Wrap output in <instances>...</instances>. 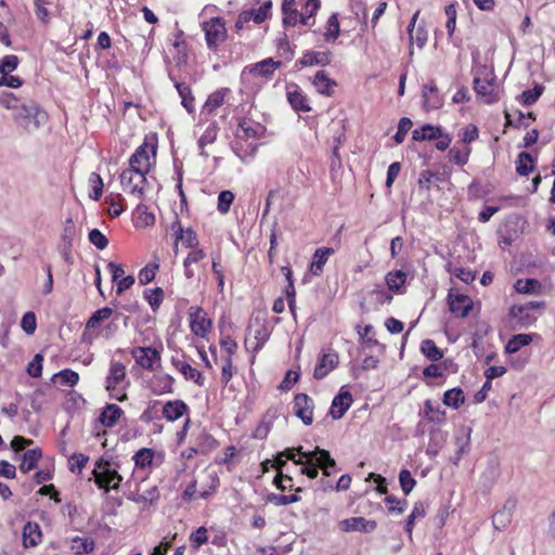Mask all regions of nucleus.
<instances>
[{
    "label": "nucleus",
    "mask_w": 555,
    "mask_h": 555,
    "mask_svg": "<svg viewBox=\"0 0 555 555\" xmlns=\"http://www.w3.org/2000/svg\"><path fill=\"white\" fill-rule=\"evenodd\" d=\"M298 461L296 465H301V474L314 479L319 475V468L322 469L325 476L331 475V469L336 467V462L332 459L328 451L317 447L313 451L305 452L302 447L298 448Z\"/></svg>",
    "instance_id": "nucleus-1"
},
{
    "label": "nucleus",
    "mask_w": 555,
    "mask_h": 555,
    "mask_svg": "<svg viewBox=\"0 0 555 555\" xmlns=\"http://www.w3.org/2000/svg\"><path fill=\"white\" fill-rule=\"evenodd\" d=\"M14 121L25 131L31 133L43 126L48 120V114L35 102L22 104L13 115Z\"/></svg>",
    "instance_id": "nucleus-2"
},
{
    "label": "nucleus",
    "mask_w": 555,
    "mask_h": 555,
    "mask_svg": "<svg viewBox=\"0 0 555 555\" xmlns=\"http://www.w3.org/2000/svg\"><path fill=\"white\" fill-rule=\"evenodd\" d=\"M545 301H528L521 305H514L509 308V317L519 328H528L538 319L535 310L543 311Z\"/></svg>",
    "instance_id": "nucleus-3"
},
{
    "label": "nucleus",
    "mask_w": 555,
    "mask_h": 555,
    "mask_svg": "<svg viewBox=\"0 0 555 555\" xmlns=\"http://www.w3.org/2000/svg\"><path fill=\"white\" fill-rule=\"evenodd\" d=\"M93 475L95 478V483L99 486V488L104 489L106 492L109 489H118L120 482L122 481V477L114 464L104 460L96 462L93 469Z\"/></svg>",
    "instance_id": "nucleus-4"
},
{
    "label": "nucleus",
    "mask_w": 555,
    "mask_h": 555,
    "mask_svg": "<svg viewBox=\"0 0 555 555\" xmlns=\"http://www.w3.org/2000/svg\"><path fill=\"white\" fill-rule=\"evenodd\" d=\"M126 380V366L117 361H112L108 375L105 380V388L109 392L111 398L124 401L127 399L122 383Z\"/></svg>",
    "instance_id": "nucleus-5"
},
{
    "label": "nucleus",
    "mask_w": 555,
    "mask_h": 555,
    "mask_svg": "<svg viewBox=\"0 0 555 555\" xmlns=\"http://www.w3.org/2000/svg\"><path fill=\"white\" fill-rule=\"evenodd\" d=\"M474 90L486 104H493L499 101V86L492 72H486L483 77L476 76L474 78Z\"/></svg>",
    "instance_id": "nucleus-6"
},
{
    "label": "nucleus",
    "mask_w": 555,
    "mask_h": 555,
    "mask_svg": "<svg viewBox=\"0 0 555 555\" xmlns=\"http://www.w3.org/2000/svg\"><path fill=\"white\" fill-rule=\"evenodd\" d=\"M203 30L209 49L217 48L227 37L224 22L220 17H212L204 22Z\"/></svg>",
    "instance_id": "nucleus-7"
},
{
    "label": "nucleus",
    "mask_w": 555,
    "mask_h": 555,
    "mask_svg": "<svg viewBox=\"0 0 555 555\" xmlns=\"http://www.w3.org/2000/svg\"><path fill=\"white\" fill-rule=\"evenodd\" d=\"M146 175L135 171L134 169H125L120 173V184L125 192H129L137 198L143 196V184L146 182Z\"/></svg>",
    "instance_id": "nucleus-8"
},
{
    "label": "nucleus",
    "mask_w": 555,
    "mask_h": 555,
    "mask_svg": "<svg viewBox=\"0 0 555 555\" xmlns=\"http://www.w3.org/2000/svg\"><path fill=\"white\" fill-rule=\"evenodd\" d=\"M131 356L144 370L154 371L160 363V352L153 347H134Z\"/></svg>",
    "instance_id": "nucleus-9"
},
{
    "label": "nucleus",
    "mask_w": 555,
    "mask_h": 555,
    "mask_svg": "<svg viewBox=\"0 0 555 555\" xmlns=\"http://www.w3.org/2000/svg\"><path fill=\"white\" fill-rule=\"evenodd\" d=\"M448 305L450 311L456 318H466L473 309V300L469 296L459 293L451 288L448 294Z\"/></svg>",
    "instance_id": "nucleus-10"
},
{
    "label": "nucleus",
    "mask_w": 555,
    "mask_h": 555,
    "mask_svg": "<svg viewBox=\"0 0 555 555\" xmlns=\"http://www.w3.org/2000/svg\"><path fill=\"white\" fill-rule=\"evenodd\" d=\"M150 152L155 155L156 150L153 145H149L146 142L141 144L129 159V169L146 175L151 167Z\"/></svg>",
    "instance_id": "nucleus-11"
},
{
    "label": "nucleus",
    "mask_w": 555,
    "mask_h": 555,
    "mask_svg": "<svg viewBox=\"0 0 555 555\" xmlns=\"http://www.w3.org/2000/svg\"><path fill=\"white\" fill-rule=\"evenodd\" d=\"M313 400L306 393H298L294 398V414L302 421L305 425H311L313 422Z\"/></svg>",
    "instance_id": "nucleus-12"
},
{
    "label": "nucleus",
    "mask_w": 555,
    "mask_h": 555,
    "mask_svg": "<svg viewBox=\"0 0 555 555\" xmlns=\"http://www.w3.org/2000/svg\"><path fill=\"white\" fill-rule=\"evenodd\" d=\"M169 79L173 82L175 88L181 98L182 106L189 112H194V96L188 83L181 80V75L176 73L175 68L168 70Z\"/></svg>",
    "instance_id": "nucleus-13"
},
{
    "label": "nucleus",
    "mask_w": 555,
    "mask_h": 555,
    "mask_svg": "<svg viewBox=\"0 0 555 555\" xmlns=\"http://www.w3.org/2000/svg\"><path fill=\"white\" fill-rule=\"evenodd\" d=\"M516 506L517 499L508 498L502 508L493 515L492 524L496 530H504L511 525Z\"/></svg>",
    "instance_id": "nucleus-14"
},
{
    "label": "nucleus",
    "mask_w": 555,
    "mask_h": 555,
    "mask_svg": "<svg viewBox=\"0 0 555 555\" xmlns=\"http://www.w3.org/2000/svg\"><path fill=\"white\" fill-rule=\"evenodd\" d=\"M172 366L179 371L186 380H193L198 386H203L205 382V377L203 374L194 369L186 360L185 356L181 357H172L171 358Z\"/></svg>",
    "instance_id": "nucleus-15"
},
{
    "label": "nucleus",
    "mask_w": 555,
    "mask_h": 555,
    "mask_svg": "<svg viewBox=\"0 0 555 555\" xmlns=\"http://www.w3.org/2000/svg\"><path fill=\"white\" fill-rule=\"evenodd\" d=\"M376 527L377 524L375 520L366 519L364 517H351L339 522V528L344 532L359 531L369 533L374 531Z\"/></svg>",
    "instance_id": "nucleus-16"
},
{
    "label": "nucleus",
    "mask_w": 555,
    "mask_h": 555,
    "mask_svg": "<svg viewBox=\"0 0 555 555\" xmlns=\"http://www.w3.org/2000/svg\"><path fill=\"white\" fill-rule=\"evenodd\" d=\"M286 98L289 102L291 106L298 112H310L311 107L309 105L308 99L304 91L300 89L298 85H288L286 87Z\"/></svg>",
    "instance_id": "nucleus-17"
},
{
    "label": "nucleus",
    "mask_w": 555,
    "mask_h": 555,
    "mask_svg": "<svg viewBox=\"0 0 555 555\" xmlns=\"http://www.w3.org/2000/svg\"><path fill=\"white\" fill-rule=\"evenodd\" d=\"M352 403V396L349 391L340 390L337 396L334 397L330 410V415L334 420H339L344 416L347 410Z\"/></svg>",
    "instance_id": "nucleus-18"
},
{
    "label": "nucleus",
    "mask_w": 555,
    "mask_h": 555,
    "mask_svg": "<svg viewBox=\"0 0 555 555\" xmlns=\"http://www.w3.org/2000/svg\"><path fill=\"white\" fill-rule=\"evenodd\" d=\"M334 254H335V249L332 247L318 248L314 251V254L312 256V261L310 263L309 270H310L311 274L314 276L321 275L325 263L327 262L330 257Z\"/></svg>",
    "instance_id": "nucleus-19"
},
{
    "label": "nucleus",
    "mask_w": 555,
    "mask_h": 555,
    "mask_svg": "<svg viewBox=\"0 0 555 555\" xmlns=\"http://www.w3.org/2000/svg\"><path fill=\"white\" fill-rule=\"evenodd\" d=\"M191 331L194 335L205 337L210 330V320L206 318V313L202 309H196L191 314Z\"/></svg>",
    "instance_id": "nucleus-20"
},
{
    "label": "nucleus",
    "mask_w": 555,
    "mask_h": 555,
    "mask_svg": "<svg viewBox=\"0 0 555 555\" xmlns=\"http://www.w3.org/2000/svg\"><path fill=\"white\" fill-rule=\"evenodd\" d=\"M188 410V405L182 400H172L163 405L162 414L168 422H175L182 417Z\"/></svg>",
    "instance_id": "nucleus-21"
},
{
    "label": "nucleus",
    "mask_w": 555,
    "mask_h": 555,
    "mask_svg": "<svg viewBox=\"0 0 555 555\" xmlns=\"http://www.w3.org/2000/svg\"><path fill=\"white\" fill-rule=\"evenodd\" d=\"M424 107L426 109H437L442 106V98L434 81L426 83L423 88Z\"/></svg>",
    "instance_id": "nucleus-22"
},
{
    "label": "nucleus",
    "mask_w": 555,
    "mask_h": 555,
    "mask_svg": "<svg viewBox=\"0 0 555 555\" xmlns=\"http://www.w3.org/2000/svg\"><path fill=\"white\" fill-rule=\"evenodd\" d=\"M258 4V8L245 10V22L254 21L256 24H260L271 15V0H263Z\"/></svg>",
    "instance_id": "nucleus-23"
},
{
    "label": "nucleus",
    "mask_w": 555,
    "mask_h": 555,
    "mask_svg": "<svg viewBox=\"0 0 555 555\" xmlns=\"http://www.w3.org/2000/svg\"><path fill=\"white\" fill-rule=\"evenodd\" d=\"M175 379L169 374L155 375L150 384L151 390L155 395H165L173 392Z\"/></svg>",
    "instance_id": "nucleus-24"
},
{
    "label": "nucleus",
    "mask_w": 555,
    "mask_h": 555,
    "mask_svg": "<svg viewBox=\"0 0 555 555\" xmlns=\"http://www.w3.org/2000/svg\"><path fill=\"white\" fill-rule=\"evenodd\" d=\"M312 83L320 94L327 96L333 94L334 88L337 85L335 80L328 77L325 70L317 72Z\"/></svg>",
    "instance_id": "nucleus-25"
},
{
    "label": "nucleus",
    "mask_w": 555,
    "mask_h": 555,
    "mask_svg": "<svg viewBox=\"0 0 555 555\" xmlns=\"http://www.w3.org/2000/svg\"><path fill=\"white\" fill-rule=\"evenodd\" d=\"M338 357L336 353H325L317 364L313 376L317 379L324 378L337 365Z\"/></svg>",
    "instance_id": "nucleus-26"
},
{
    "label": "nucleus",
    "mask_w": 555,
    "mask_h": 555,
    "mask_svg": "<svg viewBox=\"0 0 555 555\" xmlns=\"http://www.w3.org/2000/svg\"><path fill=\"white\" fill-rule=\"evenodd\" d=\"M42 539L40 526L36 522H27L23 528V544L25 547L37 546Z\"/></svg>",
    "instance_id": "nucleus-27"
},
{
    "label": "nucleus",
    "mask_w": 555,
    "mask_h": 555,
    "mask_svg": "<svg viewBox=\"0 0 555 555\" xmlns=\"http://www.w3.org/2000/svg\"><path fill=\"white\" fill-rule=\"evenodd\" d=\"M302 66H325L331 63V53L324 51H308L299 60Z\"/></svg>",
    "instance_id": "nucleus-28"
},
{
    "label": "nucleus",
    "mask_w": 555,
    "mask_h": 555,
    "mask_svg": "<svg viewBox=\"0 0 555 555\" xmlns=\"http://www.w3.org/2000/svg\"><path fill=\"white\" fill-rule=\"evenodd\" d=\"M514 289L518 294L540 295L543 286L541 282L535 279H518L514 284Z\"/></svg>",
    "instance_id": "nucleus-29"
},
{
    "label": "nucleus",
    "mask_w": 555,
    "mask_h": 555,
    "mask_svg": "<svg viewBox=\"0 0 555 555\" xmlns=\"http://www.w3.org/2000/svg\"><path fill=\"white\" fill-rule=\"evenodd\" d=\"M122 410L117 404H107L99 416V422L105 427H113L122 415Z\"/></svg>",
    "instance_id": "nucleus-30"
},
{
    "label": "nucleus",
    "mask_w": 555,
    "mask_h": 555,
    "mask_svg": "<svg viewBox=\"0 0 555 555\" xmlns=\"http://www.w3.org/2000/svg\"><path fill=\"white\" fill-rule=\"evenodd\" d=\"M420 415L428 422L440 424L444 421V412L441 411L438 403H434L431 400L424 402V409L420 412Z\"/></svg>",
    "instance_id": "nucleus-31"
},
{
    "label": "nucleus",
    "mask_w": 555,
    "mask_h": 555,
    "mask_svg": "<svg viewBox=\"0 0 555 555\" xmlns=\"http://www.w3.org/2000/svg\"><path fill=\"white\" fill-rule=\"evenodd\" d=\"M282 14H283V25L285 27L295 26L298 22H300V15L297 9L295 8V0H284L282 3Z\"/></svg>",
    "instance_id": "nucleus-32"
},
{
    "label": "nucleus",
    "mask_w": 555,
    "mask_h": 555,
    "mask_svg": "<svg viewBox=\"0 0 555 555\" xmlns=\"http://www.w3.org/2000/svg\"><path fill=\"white\" fill-rule=\"evenodd\" d=\"M229 92V89L222 88L209 94L206 102L203 105L202 113H214L218 107H220L223 104L225 95Z\"/></svg>",
    "instance_id": "nucleus-33"
},
{
    "label": "nucleus",
    "mask_w": 555,
    "mask_h": 555,
    "mask_svg": "<svg viewBox=\"0 0 555 555\" xmlns=\"http://www.w3.org/2000/svg\"><path fill=\"white\" fill-rule=\"evenodd\" d=\"M385 282L389 291L401 294L406 282V273L402 270H393L386 274Z\"/></svg>",
    "instance_id": "nucleus-34"
},
{
    "label": "nucleus",
    "mask_w": 555,
    "mask_h": 555,
    "mask_svg": "<svg viewBox=\"0 0 555 555\" xmlns=\"http://www.w3.org/2000/svg\"><path fill=\"white\" fill-rule=\"evenodd\" d=\"M218 134V127L215 122L210 124L204 133L198 139L199 155L204 158L208 157V153L205 151V146L216 141Z\"/></svg>",
    "instance_id": "nucleus-35"
},
{
    "label": "nucleus",
    "mask_w": 555,
    "mask_h": 555,
    "mask_svg": "<svg viewBox=\"0 0 555 555\" xmlns=\"http://www.w3.org/2000/svg\"><path fill=\"white\" fill-rule=\"evenodd\" d=\"M412 137L415 141L435 140L442 137V131L439 127L425 125L422 128L413 130Z\"/></svg>",
    "instance_id": "nucleus-36"
},
{
    "label": "nucleus",
    "mask_w": 555,
    "mask_h": 555,
    "mask_svg": "<svg viewBox=\"0 0 555 555\" xmlns=\"http://www.w3.org/2000/svg\"><path fill=\"white\" fill-rule=\"evenodd\" d=\"M426 515L425 504L421 501L416 502L413 506L411 514L409 515L405 524V531L409 537H412V531L416 520L423 519Z\"/></svg>",
    "instance_id": "nucleus-37"
},
{
    "label": "nucleus",
    "mask_w": 555,
    "mask_h": 555,
    "mask_svg": "<svg viewBox=\"0 0 555 555\" xmlns=\"http://www.w3.org/2000/svg\"><path fill=\"white\" fill-rule=\"evenodd\" d=\"M280 62H274L272 59H266L257 64H255L250 68V74L255 76L269 77L275 70V68L280 65Z\"/></svg>",
    "instance_id": "nucleus-38"
},
{
    "label": "nucleus",
    "mask_w": 555,
    "mask_h": 555,
    "mask_svg": "<svg viewBox=\"0 0 555 555\" xmlns=\"http://www.w3.org/2000/svg\"><path fill=\"white\" fill-rule=\"evenodd\" d=\"M52 380L62 386L74 387L79 382V374L70 369H65L55 373Z\"/></svg>",
    "instance_id": "nucleus-39"
},
{
    "label": "nucleus",
    "mask_w": 555,
    "mask_h": 555,
    "mask_svg": "<svg viewBox=\"0 0 555 555\" xmlns=\"http://www.w3.org/2000/svg\"><path fill=\"white\" fill-rule=\"evenodd\" d=\"M42 453L40 449L27 450L23 455V461L20 465V469L24 473H28L35 468L38 461L41 459Z\"/></svg>",
    "instance_id": "nucleus-40"
},
{
    "label": "nucleus",
    "mask_w": 555,
    "mask_h": 555,
    "mask_svg": "<svg viewBox=\"0 0 555 555\" xmlns=\"http://www.w3.org/2000/svg\"><path fill=\"white\" fill-rule=\"evenodd\" d=\"M532 338L529 334H517L514 335L505 345L506 353H516L520 350V348L528 346L531 343Z\"/></svg>",
    "instance_id": "nucleus-41"
},
{
    "label": "nucleus",
    "mask_w": 555,
    "mask_h": 555,
    "mask_svg": "<svg viewBox=\"0 0 555 555\" xmlns=\"http://www.w3.org/2000/svg\"><path fill=\"white\" fill-rule=\"evenodd\" d=\"M470 152L472 149L467 145H464L463 147H457L454 145L449 151V160L459 166H464L468 162Z\"/></svg>",
    "instance_id": "nucleus-42"
},
{
    "label": "nucleus",
    "mask_w": 555,
    "mask_h": 555,
    "mask_svg": "<svg viewBox=\"0 0 555 555\" xmlns=\"http://www.w3.org/2000/svg\"><path fill=\"white\" fill-rule=\"evenodd\" d=\"M421 351L430 361H438L443 357V351L431 339L422 341Z\"/></svg>",
    "instance_id": "nucleus-43"
},
{
    "label": "nucleus",
    "mask_w": 555,
    "mask_h": 555,
    "mask_svg": "<svg viewBox=\"0 0 555 555\" xmlns=\"http://www.w3.org/2000/svg\"><path fill=\"white\" fill-rule=\"evenodd\" d=\"M72 550L77 555L90 553L94 550V541L90 538L76 537L72 541Z\"/></svg>",
    "instance_id": "nucleus-44"
},
{
    "label": "nucleus",
    "mask_w": 555,
    "mask_h": 555,
    "mask_svg": "<svg viewBox=\"0 0 555 555\" xmlns=\"http://www.w3.org/2000/svg\"><path fill=\"white\" fill-rule=\"evenodd\" d=\"M464 393L461 388H452L446 391L443 396V403L448 406H452L453 409H457L464 403Z\"/></svg>",
    "instance_id": "nucleus-45"
},
{
    "label": "nucleus",
    "mask_w": 555,
    "mask_h": 555,
    "mask_svg": "<svg viewBox=\"0 0 555 555\" xmlns=\"http://www.w3.org/2000/svg\"><path fill=\"white\" fill-rule=\"evenodd\" d=\"M533 170V158L527 152L518 155L516 171L519 176H528Z\"/></svg>",
    "instance_id": "nucleus-46"
},
{
    "label": "nucleus",
    "mask_w": 555,
    "mask_h": 555,
    "mask_svg": "<svg viewBox=\"0 0 555 555\" xmlns=\"http://www.w3.org/2000/svg\"><path fill=\"white\" fill-rule=\"evenodd\" d=\"M205 257V253L203 249H194L189 253L186 258L184 259L183 266H184V274L188 279H191L194 276V271L191 269V266L193 263H197L199 260H202Z\"/></svg>",
    "instance_id": "nucleus-47"
},
{
    "label": "nucleus",
    "mask_w": 555,
    "mask_h": 555,
    "mask_svg": "<svg viewBox=\"0 0 555 555\" xmlns=\"http://www.w3.org/2000/svg\"><path fill=\"white\" fill-rule=\"evenodd\" d=\"M154 459V451L149 448H142L133 455L135 466L139 468H145L150 466Z\"/></svg>",
    "instance_id": "nucleus-48"
},
{
    "label": "nucleus",
    "mask_w": 555,
    "mask_h": 555,
    "mask_svg": "<svg viewBox=\"0 0 555 555\" xmlns=\"http://www.w3.org/2000/svg\"><path fill=\"white\" fill-rule=\"evenodd\" d=\"M340 33L338 16L336 13H333L328 20L326 25V31L324 34V38L326 41H335Z\"/></svg>",
    "instance_id": "nucleus-49"
},
{
    "label": "nucleus",
    "mask_w": 555,
    "mask_h": 555,
    "mask_svg": "<svg viewBox=\"0 0 555 555\" xmlns=\"http://www.w3.org/2000/svg\"><path fill=\"white\" fill-rule=\"evenodd\" d=\"M113 314V310L109 307H104L96 310L88 320L87 328H95L102 321L109 319Z\"/></svg>",
    "instance_id": "nucleus-50"
},
{
    "label": "nucleus",
    "mask_w": 555,
    "mask_h": 555,
    "mask_svg": "<svg viewBox=\"0 0 555 555\" xmlns=\"http://www.w3.org/2000/svg\"><path fill=\"white\" fill-rule=\"evenodd\" d=\"M173 48L176 50V55L173 56L176 67L181 70L184 66H186L188 63V54H186V47L183 41L176 40L173 42Z\"/></svg>",
    "instance_id": "nucleus-51"
},
{
    "label": "nucleus",
    "mask_w": 555,
    "mask_h": 555,
    "mask_svg": "<svg viewBox=\"0 0 555 555\" xmlns=\"http://www.w3.org/2000/svg\"><path fill=\"white\" fill-rule=\"evenodd\" d=\"M159 498V492L156 487H152L141 493L132 494L129 499L137 503H154Z\"/></svg>",
    "instance_id": "nucleus-52"
},
{
    "label": "nucleus",
    "mask_w": 555,
    "mask_h": 555,
    "mask_svg": "<svg viewBox=\"0 0 555 555\" xmlns=\"http://www.w3.org/2000/svg\"><path fill=\"white\" fill-rule=\"evenodd\" d=\"M144 298L150 304L153 311H156L164 300V292L160 287L145 289Z\"/></svg>",
    "instance_id": "nucleus-53"
},
{
    "label": "nucleus",
    "mask_w": 555,
    "mask_h": 555,
    "mask_svg": "<svg viewBox=\"0 0 555 555\" xmlns=\"http://www.w3.org/2000/svg\"><path fill=\"white\" fill-rule=\"evenodd\" d=\"M219 462L227 464L228 469H232L235 464L240 463V452H237L233 446L227 447L219 456Z\"/></svg>",
    "instance_id": "nucleus-54"
},
{
    "label": "nucleus",
    "mask_w": 555,
    "mask_h": 555,
    "mask_svg": "<svg viewBox=\"0 0 555 555\" xmlns=\"http://www.w3.org/2000/svg\"><path fill=\"white\" fill-rule=\"evenodd\" d=\"M544 91V87L542 85H535L533 89L525 90L521 93V102L524 105L530 106L534 104L538 99L541 96V94Z\"/></svg>",
    "instance_id": "nucleus-55"
},
{
    "label": "nucleus",
    "mask_w": 555,
    "mask_h": 555,
    "mask_svg": "<svg viewBox=\"0 0 555 555\" xmlns=\"http://www.w3.org/2000/svg\"><path fill=\"white\" fill-rule=\"evenodd\" d=\"M89 183L92 188V193H90V198L93 199V201H99L103 194V180L102 178L100 177L99 173L96 172H92L90 176H89Z\"/></svg>",
    "instance_id": "nucleus-56"
},
{
    "label": "nucleus",
    "mask_w": 555,
    "mask_h": 555,
    "mask_svg": "<svg viewBox=\"0 0 555 555\" xmlns=\"http://www.w3.org/2000/svg\"><path fill=\"white\" fill-rule=\"evenodd\" d=\"M267 501L269 503H272V504L276 505V506H284V505H288V504L298 502L299 501V496L297 494H288V495H286V494L270 493L267 496Z\"/></svg>",
    "instance_id": "nucleus-57"
},
{
    "label": "nucleus",
    "mask_w": 555,
    "mask_h": 555,
    "mask_svg": "<svg viewBox=\"0 0 555 555\" xmlns=\"http://www.w3.org/2000/svg\"><path fill=\"white\" fill-rule=\"evenodd\" d=\"M177 242L181 241L185 247H194L197 244V237L194 231L188 229L183 231L180 223H178Z\"/></svg>",
    "instance_id": "nucleus-58"
},
{
    "label": "nucleus",
    "mask_w": 555,
    "mask_h": 555,
    "mask_svg": "<svg viewBox=\"0 0 555 555\" xmlns=\"http://www.w3.org/2000/svg\"><path fill=\"white\" fill-rule=\"evenodd\" d=\"M409 37L411 44L415 43L418 48H423L428 39L427 30L422 24L417 25L415 31H412V29H410Z\"/></svg>",
    "instance_id": "nucleus-59"
},
{
    "label": "nucleus",
    "mask_w": 555,
    "mask_h": 555,
    "mask_svg": "<svg viewBox=\"0 0 555 555\" xmlns=\"http://www.w3.org/2000/svg\"><path fill=\"white\" fill-rule=\"evenodd\" d=\"M399 482L405 495L410 494L416 485V480L412 477V474L408 469H402L399 473Z\"/></svg>",
    "instance_id": "nucleus-60"
},
{
    "label": "nucleus",
    "mask_w": 555,
    "mask_h": 555,
    "mask_svg": "<svg viewBox=\"0 0 555 555\" xmlns=\"http://www.w3.org/2000/svg\"><path fill=\"white\" fill-rule=\"evenodd\" d=\"M320 0H307L305 3L306 13L300 15V23L302 25H311L310 20L320 9Z\"/></svg>",
    "instance_id": "nucleus-61"
},
{
    "label": "nucleus",
    "mask_w": 555,
    "mask_h": 555,
    "mask_svg": "<svg viewBox=\"0 0 555 555\" xmlns=\"http://www.w3.org/2000/svg\"><path fill=\"white\" fill-rule=\"evenodd\" d=\"M411 128H412L411 119L408 117H402L399 120L398 130H397L396 134L393 135V140L396 141V143H398V144L402 143L405 139L406 133L411 130Z\"/></svg>",
    "instance_id": "nucleus-62"
},
{
    "label": "nucleus",
    "mask_w": 555,
    "mask_h": 555,
    "mask_svg": "<svg viewBox=\"0 0 555 555\" xmlns=\"http://www.w3.org/2000/svg\"><path fill=\"white\" fill-rule=\"evenodd\" d=\"M20 60L16 55H5L0 60V74H9L15 70L18 66Z\"/></svg>",
    "instance_id": "nucleus-63"
},
{
    "label": "nucleus",
    "mask_w": 555,
    "mask_h": 555,
    "mask_svg": "<svg viewBox=\"0 0 555 555\" xmlns=\"http://www.w3.org/2000/svg\"><path fill=\"white\" fill-rule=\"evenodd\" d=\"M88 236L90 243L100 250L105 249L108 245L107 237L99 229H92Z\"/></svg>",
    "instance_id": "nucleus-64"
}]
</instances>
